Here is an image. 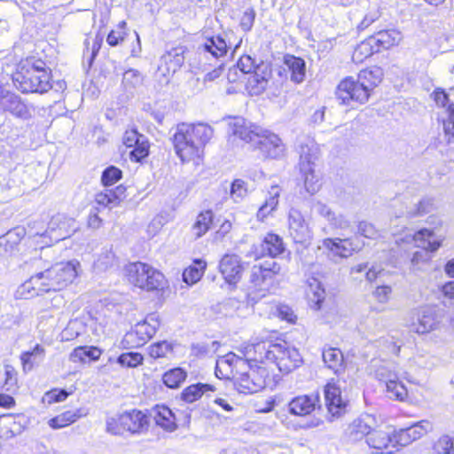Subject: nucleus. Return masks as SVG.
<instances>
[{"mask_svg":"<svg viewBox=\"0 0 454 454\" xmlns=\"http://www.w3.org/2000/svg\"><path fill=\"white\" fill-rule=\"evenodd\" d=\"M392 436V427L372 429L368 438H366V443L372 454H394L395 450Z\"/></svg>","mask_w":454,"mask_h":454,"instance_id":"6e6552de","label":"nucleus"},{"mask_svg":"<svg viewBox=\"0 0 454 454\" xmlns=\"http://www.w3.org/2000/svg\"><path fill=\"white\" fill-rule=\"evenodd\" d=\"M371 36L376 46L379 47V51L381 49L387 50L399 44L403 39L401 32L395 29L381 30Z\"/></svg>","mask_w":454,"mask_h":454,"instance_id":"c85d7f7f","label":"nucleus"},{"mask_svg":"<svg viewBox=\"0 0 454 454\" xmlns=\"http://www.w3.org/2000/svg\"><path fill=\"white\" fill-rule=\"evenodd\" d=\"M116 259L111 248H104L94 262V269L105 271L115 264Z\"/></svg>","mask_w":454,"mask_h":454,"instance_id":"de8ad7c7","label":"nucleus"},{"mask_svg":"<svg viewBox=\"0 0 454 454\" xmlns=\"http://www.w3.org/2000/svg\"><path fill=\"white\" fill-rule=\"evenodd\" d=\"M375 52H379V47L376 46L373 38L369 36L356 47L352 59L355 62L361 63Z\"/></svg>","mask_w":454,"mask_h":454,"instance_id":"f704fd0d","label":"nucleus"},{"mask_svg":"<svg viewBox=\"0 0 454 454\" xmlns=\"http://www.w3.org/2000/svg\"><path fill=\"white\" fill-rule=\"evenodd\" d=\"M219 269L229 284L237 283L240 279L243 271L240 259L236 254H225L220 262Z\"/></svg>","mask_w":454,"mask_h":454,"instance_id":"f3484780","label":"nucleus"},{"mask_svg":"<svg viewBox=\"0 0 454 454\" xmlns=\"http://www.w3.org/2000/svg\"><path fill=\"white\" fill-rule=\"evenodd\" d=\"M325 396L328 411L332 417L338 418L345 413L347 402L343 400L340 387L333 380L325 386Z\"/></svg>","mask_w":454,"mask_h":454,"instance_id":"2eb2a0df","label":"nucleus"},{"mask_svg":"<svg viewBox=\"0 0 454 454\" xmlns=\"http://www.w3.org/2000/svg\"><path fill=\"white\" fill-rule=\"evenodd\" d=\"M17 384V373L12 365H4L0 369V385L7 391L12 390Z\"/></svg>","mask_w":454,"mask_h":454,"instance_id":"3c124183","label":"nucleus"},{"mask_svg":"<svg viewBox=\"0 0 454 454\" xmlns=\"http://www.w3.org/2000/svg\"><path fill=\"white\" fill-rule=\"evenodd\" d=\"M208 390H214L211 385L201 383L191 385L182 392V399L187 403H193L200 398L204 392Z\"/></svg>","mask_w":454,"mask_h":454,"instance_id":"c03bdc74","label":"nucleus"},{"mask_svg":"<svg viewBox=\"0 0 454 454\" xmlns=\"http://www.w3.org/2000/svg\"><path fill=\"white\" fill-rule=\"evenodd\" d=\"M126 26L125 21H121L117 27L108 34L106 42L110 46H117L124 41L127 35Z\"/></svg>","mask_w":454,"mask_h":454,"instance_id":"5fc2aeb1","label":"nucleus"},{"mask_svg":"<svg viewBox=\"0 0 454 454\" xmlns=\"http://www.w3.org/2000/svg\"><path fill=\"white\" fill-rule=\"evenodd\" d=\"M434 98L439 106L446 107L449 115H454V104L450 103L449 95L442 90L434 92Z\"/></svg>","mask_w":454,"mask_h":454,"instance_id":"774afa93","label":"nucleus"},{"mask_svg":"<svg viewBox=\"0 0 454 454\" xmlns=\"http://www.w3.org/2000/svg\"><path fill=\"white\" fill-rule=\"evenodd\" d=\"M254 146L265 158L279 159L285 155L286 152V145L281 138L265 129H262Z\"/></svg>","mask_w":454,"mask_h":454,"instance_id":"9b49d317","label":"nucleus"},{"mask_svg":"<svg viewBox=\"0 0 454 454\" xmlns=\"http://www.w3.org/2000/svg\"><path fill=\"white\" fill-rule=\"evenodd\" d=\"M273 277L269 271H263L261 267H254L251 270L250 280L258 298L266 296L273 283Z\"/></svg>","mask_w":454,"mask_h":454,"instance_id":"4be33fe9","label":"nucleus"},{"mask_svg":"<svg viewBox=\"0 0 454 454\" xmlns=\"http://www.w3.org/2000/svg\"><path fill=\"white\" fill-rule=\"evenodd\" d=\"M307 296L309 305L313 309L318 310L321 309L322 302L325 298V291L322 284L317 278H311L309 281Z\"/></svg>","mask_w":454,"mask_h":454,"instance_id":"2f4dec72","label":"nucleus"},{"mask_svg":"<svg viewBox=\"0 0 454 454\" xmlns=\"http://www.w3.org/2000/svg\"><path fill=\"white\" fill-rule=\"evenodd\" d=\"M126 271L129 282L143 290H162L167 284L161 272L141 262L130 263Z\"/></svg>","mask_w":454,"mask_h":454,"instance_id":"39448f33","label":"nucleus"},{"mask_svg":"<svg viewBox=\"0 0 454 454\" xmlns=\"http://www.w3.org/2000/svg\"><path fill=\"white\" fill-rule=\"evenodd\" d=\"M184 49L182 46L172 48L160 59V67H165L166 72L175 74L184 62Z\"/></svg>","mask_w":454,"mask_h":454,"instance_id":"393cba45","label":"nucleus"},{"mask_svg":"<svg viewBox=\"0 0 454 454\" xmlns=\"http://www.w3.org/2000/svg\"><path fill=\"white\" fill-rule=\"evenodd\" d=\"M373 421L374 419L370 415H364L354 419L346 429L347 437L352 442L359 441L364 437L365 439L368 438L372 429V424Z\"/></svg>","mask_w":454,"mask_h":454,"instance_id":"412c9836","label":"nucleus"},{"mask_svg":"<svg viewBox=\"0 0 454 454\" xmlns=\"http://www.w3.org/2000/svg\"><path fill=\"white\" fill-rule=\"evenodd\" d=\"M281 189L278 185H272L269 190V196L263 205H262L257 212V218L260 221H264L278 205V198Z\"/></svg>","mask_w":454,"mask_h":454,"instance_id":"7c9ffc66","label":"nucleus"},{"mask_svg":"<svg viewBox=\"0 0 454 454\" xmlns=\"http://www.w3.org/2000/svg\"><path fill=\"white\" fill-rule=\"evenodd\" d=\"M271 352L273 357L270 362L275 363L282 372L288 373L302 363L298 349L290 347L286 341L276 342V348Z\"/></svg>","mask_w":454,"mask_h":454,"instance_id":"0eeeda50","label":"nucleus"},{"mask_svg":"<svg viewBox=\"0 0 454 454\" xmlns=\"http://www.w3.org/2000/svg\"><path fill=\"white\" fill-rule=\"evenodd\" d=\"M434 454H454V437L441 435L433 444Z\"/></svg>","mask_w":454,"mask_h":454,"instance_id":"8fccbe9b","label":"nucleus"},{"mask_svg":"<svg viewBox=\"0 0 454 454\" xmlns=\"http://www.w3.org/2000/svg\"><path fill=\"white\" fill-rule=\"evenodd\" d=\"M83 414L80 409L74 411H67L51 419L48 425L53 429L63 428L74 423L78 419L82 417Z\"/></svg>","mask_w":454,"mask_h":454,"instance_id":"c9c22d12","label":"nucleus"},{"mask_svg":"<svg viewBox=\"0 0 454 454\" xmlns=\"http://www.w3.org/2000/svg\"><path fill=\"white\" fill-rule=\"evenodd\" d=\"M143 356L138 352H127L121 354L117 362L121 365L129 368H134L142 364Z\"/></svg>","mask_w":454,"mask_h":454,"instance_id":"13d9d810","label":"nucleus"},{"mask_svg":"<svg viewBox=\"0 0 454 454\" xmlns=\"http://www.w3.org/2000/svg\"><path fill=\"white\" fill-rule=\"evenodd\" d=\"M382 71L379 67L373 69H364L360 71L357 79L361 83L367 87V92L371 91L380 82Z\"/></svg>","mask_w":454,"mask_h":454,"instance_id":"a19ab883","label":"nucleus"},{"mask_svg":"<svg viewBox=\"0 0 454 454\" xmlns=\"http://www.w3.org/2000/svg\"><path fill=\"white\" fill-rule=\"evenodd\" d=\"M121 177V171L114 166L108 167L104 170L101 181L105 186H110L119 181Z\"/></svg>","mask_w":454,"mask_h":454,"instance_id":"69168bd1","label":"nucleus"},{"mask_svg":"<svg viewBox=\"0 0 454 454\" xmlns=\"http://www.w3.org/2000/svg\"><path fill=\"white\" fill-rule=\"evenodd\" d=\"M121 345L124 348H135L143 346L141 337L137 334V331L135 327L128 332L122 340Z\"/></svg>","mask_w":454,"mask_h":454,"instance_id":"338daca9","label":"nucleus"},{"mask_svg":"<svg viewBox=\"0 0 454 454\" xmlns=\"http://www.w3.org/2000/svg\"><path fill=\"white\" fill-rule=\"evenodd\" d=\"M80 263L77 261L61 262L46 270L37 273L25 282L19 292L25 298L41 293L58 291L71 284L78 275Z\"/></svg>","mask_w":454,"mask_h":454,"instance_id":"f257e3e1","label":"nucleus"},{"mask_svg":"<svg viewBox=\"0 0 454 454\" xmlns=\"http://www.w3.org/2000/svg\"><path fill=\"white\" fill-rule=\"evenodd\" d=\"M303 174L304 187L309 194L317 192L321 184L319 177L315 174L313 167L308 166L306 170H301Z\"/></svg>","mask_w":454,"mask_h":454,"instance_id":"09e8293b","label":"nucleus"},{"mask_svg":"<svg viewBox=\"0 0 454 454\" xmlns=\"http://www.w3.org/2000/svg\"><path fill=\"white\" fill-rule=\"evenodd\" d=\"M392 442L395 445V452L399 450L400 447H405L413 442L407 428H402L398 431L393 428Z\"/></svg>","mask_w":454,"mask_h":454,"instance_id":"4d7b16f0","label":"nucleus"},{"mask_svg":"<svg viewBox=\"0 0 454 454\" xmlns=\"http://www.w3.org/2000/svg\"><path fill=\"white\" fill-rule=\"evenodd\" d=\"M207 262L201 259H196L193 263L183 272V279L188 285L197 283L204 274Z\"/></svg>","mask_w":454,"mask_h":454,"instance_id":"e433bc0d","label":"nucleus"},{"mask_svg":"<svg viewBox=\"0 0 454 454\" xmlns=\"http://www.w3.org/2000/svg\"><path fill=\"white\" fill-rule=\"evenodd\" d=\"M322 356L325 365L335 374L340 375L344 372V356L340 349L334 348L324 349Z\"/></svg>","mask_w":454,"mask_h":454,"instance_id":"cd10ccee","label":"nucleus"},{"mask_svg":"<svg viewBox=\"0 0 454 454\" xmlns=\"http://www.w3.org/2000/svg\"><path fill=\"white\" fill-rule=\"evenodd\" d=\"M173 353V344L167 340L157 341L148 347V354L153 359L168 358Z\"/></svg>","mask_w":454,"mask_h":454,"instance_id":"49530a36","label":"nucleus"},{"mask_svg":"<svg viewBox=\"0 0 454 454\" xmlns=\"http://www.w3.org/2000/svg\"><path fill=\"white\" fill-rule=\"evenodd\" d=\"M261 246L262 251L271 257H275L282 254L284 251V244L282 239L274 233H267Z\"/></svg>","mask_w":454,"mask_h":454,"instance_id":"58836bf2","label":"nucleus"},{"mask_svg":"<svg viewBox=\"0 0 454 454\" xmlns=\"http://www.w3.org/2000/svg\"><path fill=\"white\" fill-rule=\"evenodd\" d=\"M248 75L246 90L250 95H260L265 90L268 85L270 69L268 66H259L255 72Z\"/></svg>","mask_w":454,"mask_h":454,"instance_id":"aec40b11","label":"nucleus"},{"mask_svg":"<svg viewBox=\"0 0 454 454\" xmlns=\"http://www.w3.org/2000/svg\"><path fill=\"white\" fill-rule=\"evenodd\" d=\"M155 423L164 430L172 432L176 428V418L172 411L165 405H156L151 411Z\"/></svg>","mask_w":454,"mask_h":454,"instance_id":"a878e982","label":"nucleus"},{"mask_svg":"<svg viewBox=\"0 0 454 454\" xmlns=\"http://www.w3.org/2000/svg\"><path fill=\"white\" fill-rule=\"evenodd\" d=\"M273 348H276V343L261 340L243 344L239 351L244 356V360L257 364L256 363L262 364L264 361L270 362L273 357Z\"/></svg>","mask_w":454,"mask_h":454,"instance_id":"1a4fd4ad","label":"nucleus"},{"mask_svg":"<svg viewBox=\"0 0 454 454\" xmlns=\"http://www.w3.org/2000/svg\"><path fill=\"white\" fill-rule=\"evenodd\" d=\"M247 194V183L241 179H235L231 187V197L235 202L242 200Z\"/></svg>","mask_w":454,"mask_h":454,"instance_id":"680f3d73","label":"nucleus"},{"mask_svg":"<svg viewBox=\"0 0 454 454\" xmlns=\"http://www.w3.org/2000/svg\"><path fill=\"white\" fill-rule=\"evenodd\" d=\"M122 423L126 432H142L148 425L147 417L140 411L132 410L122 413Z\"/></svg>","mask_w":454,"mask_h":454,"instance_id":"b1692460","label":"nucleus"},{"mask_svg":"<svg viewBox=\"0 0 454 454\" xmlns=\"http://www.w3.org/2000/svg\"><path fill=\"white\" fill-rule=\"evenodd\" d=\"M159 322L153 317H147L145 320L137 323L134 327L141 337L143 344L150 340L156 333Z\"/></svg>","mask_w":454,"mask_h":454,"instance_id":"79ce46f5","label":"nucleus"},{"mask_svg":"<svg viewBox=\"0 0 454 454\" xmlns=\"http://www.w3.org/2000/svg\"><path fill=\"white\" fill-rule=\"evenodd\" d=\"M433 200L424 198L420 200L414 207L411 208L407 214L409 216H419L429 213L433 209Z\"/></svg>","mask_w":454,"mask_h":454,"instance_id":"052dcab7","label":"nucleus"},{"mask_svg":"<svg viewBox=\"0 0 454 454\" xmlns=\"http://www.w3.org/2000/svg\"><path fill=\"white\" fill-rule=\"evenodd\" d=\"M202 47L205 51L211 53L215 58L223 56L227 51V43L220 36L207 39Z\"/></svg>","mask_w":454,"mask_h":454,"instance_id":"a18cd8bd","label":"nucleus"},{"mask_svg":"<svg viewBox=\"0 0 454 454\" xmlns=\"http://www.w3.org/2000/svg\"><path fill=\"white\" fill-rule=\"evenodd\" d=\"M77 229L78 227L74 218L63 214H57L51 218L46 232L51 239L59 241L69 237Z\"/></svg>","mask_w":454,"mask_h":454,"instance_id":"f8f14e48","label":"nucleus"},{"mask_svg":"<svg viewBox=\"0 0 454 454\" xmlns=\"http://www.w3.org/2000/svg\"><path fill=\"white\" fill-rule=\"evenodd\" d=\"M106 432L114 435H121L126 430L122 423V413L109 417L106 422Z\"/></svg>","mask_w":454,"mask_h":454,"instance_id":"6e6d98bb","label":"nucleus"},{"mask_svg":"<svg viewBox=\"0 0 454 454\" xmlns=\"http://www.w3.org/2000/svg\"><path fill=\"white\" fill-rule=\"evenodd\" d=\"M187 373L180 367L168 370L162 375L163 383L169 388H177L185 380Z\"/></svg>","mask_w":454,"mask_h":454,"instance_id":"37998d69","label":"nucleus"},{"mask_svg":"<svg viewBox=\"0 0 454 454\" xmlns=\"http://www.w3.org/2000/svg\"><path fill=\"white\" fill-rule=\"evenodd\" d=\"M268 370L262 365L253 364L247 360L238 363V371L234 374V387L243 394H253L267 386Z\"/></svg>","mask_w":454,"mask_h":454,"instance_id":"20e7f679","label":"nucleus"},{"mask_svg":"<svg viewBox=\"0 0 454 454\" xmlns=\"http://www.w3.org/2000/svg\"><path fill=\"white\" fill-rule=\"evenodd\" d=\"M288 233L294 242L304 244L311 238L310 229L302 214L291 208L288 213Z\"/></svg>","mask_w":454,"mask_h":454,"instance_id":"ddd939ff","label":"nucleus"},{"mask_svg":"<svg viewBox=\"0 0 454 454\" xmlns=\"http://www.w3.org/2000/svg\"><path fill=\"white\" fill-rule=\"evenodd\" d=\"M266 66L262 62L257 64L256 61L249 55H243L239 58L236 68L244 74H253L257 70V67Z\"/></svg>","mask_w":454,"mask_h":454,"instance_id":"864d4df0","label":"nucleus"},{"mask_svg":"<svg viewBox=\"0 0 454 454\" xmlns=\"http://www.w3.org/2000/svg\"><path fill=\"white\" fill-rule=\"evenodd\" d=\"M437 326L434 310L432 308L425 307L420 309L418 323L413 324V330L420 334L429 333Z\"/></svg>","mask_w":454,"mask_h":454,"instance_id":"bb28decb","label":"nucleus"},{"mask_svg":"<svg viewBox=\"0 0 454 454\" xmlns=\"http://www.w3.org/2000/svg\"><path fill=\"white\" fill-rule=\"evenodd\" d=\"M102 354L100 348L97 347H77L70 354V360L74 363H85L86 359L98 361Z\"/></svg>","mask_w":454,"mask_h":454,"instance_id":"72a5a7b5","label":"nucleus"},{"mask_svg":"<svg viewBox=\"0 0 454 454\" xmlns=\"http://www.w3.org/2000/svg\"><path fill=\"white\" fill-rule=\"evenodd\" d=\"M336 96L344 105H349L351 101L364 104L369 99L367 87L361 83L358 79L348 77L343 79L338 85Z\"/></svg>","mask_w":454,"mask_h":454,"instance_id":"423d86ee","label":"nucleus"},{"mask_svg":"<svg viewBox=\"0 0 454 454\" xmlns=\"http://www.w3.org/2000/svg\"><path fill=\"white\" fill-rule=\"evenodd\" d=\"M213 222V213L210 210L201 212L198 215L192 231L195 239L201 238L210 229Z\"/></svg>","mask_w":454,"mask_h":454,"instance_id":"ea45409f","label":"nucleus"},{"mask_svg":"<svg viewBox=\"0 0 454 454\" xmlns=\"http://www.w3.org/2000/svg\"><path fill=\"white\" fill-rule=\"evenodd\" d=\"M230 132L246 143L255 145L263 129L246 121L243 118H235L230 122Z\"/></svg>","mask_w":454,"mask_h":454,"instance_id":"4468645a","label":"nucleus"},{"mask_svg":"<svg viewBox=\"0 0 454 454\" xmlns=\"http://www.w3.org/2000/svg\"><path fill=\"white\" fill-rule=\"evenodd\" d=\"M12 80L15 87L23 93H43L51 88L45 63L40 59H27L21 62Z\"/></svg>","mask_w":454,"mask_h":454,"instance_id":"7ed1b4c3","label":"nucleus"},{"mask_svg":"<svg viewBox=\"0 0 454 454\" xmlns=\"http://www.w3.org/2000/svg\"><path fill=\"white\" fill-rule=\"evenodd\" d=\"M284 64L291 73V80L296 83L301 82L306 74L305 61L293 55H286L284 59Z\"/></svg>","mask_w":454,"mask_h":454,"instance_id":"c756f323","label":"nucleus"},{"mask_svg":"<svg viewBox=\"0 0 454 454\" xmlns=\"http://www.w3.org/2000/svg\"><path fill=\"white\" fill-rule=\"evenodd\" d=\"M412 441H417L433 430L432 423L429 420H421L407 427Z\"/></svg>","mask_w":454,"mask_h":454,"instance_id":"603ef678","label":"nucleus"},{"mask_svg":"<svg viewBox=\"0 0 454 454\" xmlns=\"http://www.w3.org/2000/svg\"><path fill=\"white\" fill-rule=\"evenodd\" d=\"M406 239L407 242H414L416 247L430 252L436 251L442 242L441 236L427 229L420 230L412 236H407Z\"/></svg>","mask_w":454,"mask_h":454,"instance_id":"a211bd4d","label":"nucleus"},{"mask_svg":"<svg viewBox=\"0 0 454 454\" xmlns=\"http://www.w3.org/2000/svg\"><path fill=\"white\" fill-rule=\"evenodd\" d=\"M322 247L328 251V257L333 260L335 257L348 258L358 249L348 239H325L322 241ZM318 248H321V247H318Z\"/></svg>","mask_w":454,"mask_h":454,"instance_id":"dca6fc26","label":"nucleus"},{"mask_svg":"<svg viewBox=\"0 0 454 454\" xmlns=\"http://www.w3.org/2000/svg\"><path fill=\"white\" fill-rule=\"evenodd\" d=\"M213 135V128L207 123L178 124L172 138L176 155L183 162L199 163Z\"/></svg>","mask_w":454,"mask_h":454,"instance_id":"f03ea898","label":"nucleus"},{"mask_svg":"<svg viewBox=\"0 0 454 454\" xmlns=\"http://www.w3.org/2000/svg\"><path fill=\"white\" fill-rule=\"evenodd\" d=\"M317 156L316 153L308 145H302L300 153V168L306 170L308 166L313 167Z\"/></svg>","mask_w":454,"mask_h":454,"instance_id":"0e129e2a","label":"nucleus"},{"mask_svg":"<svg viewBox=\"0 0 454 454\" xmlns=\"http://www.w3.org/2000/svg\"><path fill=\"white\" fill-rule=\"evenodd\" d=\"M133 147L134 149L129 153L131 160L140 161L148 156L150 145L145 137H141L140 141Z\"/></svg>","mask_w":454,"mask_h":454,"instance_id":"bf43d9fd","label":"nucleus"},{"mask_svg":"<svg viewBox=\"0 0 454 454\" xmlns=\"http://www.w3.org/2000/svg\"><path fill=\"white\" fill-rule=\"evenodd\" d=\"M317 403V395H299L289 403V411L296 416H306L316 409Z\"/></svg>","mask_w":454,"mask_h":454,"instance_id":"5701e85b","label":"nucleus"},{"mask_svg":"<svg viewBox=\"0 0 454 454\" xmlns=\"http://www.w3.org/2000/svg\"><path fill=\"white\" fill-rule=\"evenodd\" d=\"M122 82L127 88H137L143 83V76L137 70L129 69L123 74Z\"/></svg>","mask_w":454,"mask_h":454,"instance_id":"e2e57ef3","label":"nucleus"},{"mask_svg":"<svg viewBox=\"0 0 454 454\" xmlns=\"http://www.w3.org/2000/svg\"><path fill=\"white\" fill-rule=\"evenodd\" d=\"M243 357L230 352L220 357L215 364V376L219 379L231 380L234 383V374L238 371V363L243 362Z\"/></svg>","mask_w":454,"mask_h":454,"instance_id":"6ab92c4d","label":"nucleus"},{"mask_svg":"<svg viewBox=\"0 0 454 454\" xmlns=\"http://www.w3.org/2000/svg\"><path fill=\"white\" fill-rule=\"evenodd\" d=\"M387 393L389 398L403 401L408 392L404 385L396 380V376L390 374L385 380Z\"/></svg>","mask_w":454,"mask_h":454,"instance_id":"4c0bfd02","label":"nucleus"},{"mask_svg":"<svg viewBox=\"0 0 454 454\" xmlns=\"http://www.w3.org/2000/svg\"><path fill=\"white\" fill-rule=\"evenodd\" d=\"M0 110L9 113L12 116L28 120L32 114L28 106L21 98L13 92L5 90L0 87Z\"/></svg>","mask_w":454,"mask_h":454,"instance_id":"9d476101","label":"nucleus"},{"mask_svg":"<svg viewBox=\"0 0 454 454\" xmlns=\"http://www.w3.org/2000/svg\"><path fill=\"white\" fill-rule=\"evenodd\" d=\"M123 193L124 189L122 187H117L114 191L106 189L96 194L95 201L103 207H113L120 203Z\"/></svg>","mask_w":454,"mask_h":454,"instance_id":"473e14b6","label":"nucleus"}]
</instances>
